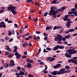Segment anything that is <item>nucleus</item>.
I'll list each match as a JSON object with an SVG mask.
<instances>
[{
	"instance_id": "obj_59",
	"label": "nucleus",
	"mask_w": 77,
	"mask_h": 77,
	"mask_svg": "<svg viewBox=\"0 0 77 77\" xmlns=\"http://www.w3.org/2000/svg\"><path fill=\"white\" fill-rule=\"evenodd\" d=\"M8 23H12V21L8 20Z\"/></svg>"
},
{
	"instance_id": "obj_8",
	"label": "nucleus",
	"mask_w": 77,
	"mask_h": 77,
	"mask_svg": "<svg viewBox=\"0 0 77 77\" xmlns=\"http://www.w3.org/2000/svg\"><path fill=\"white\" fill-rule=\"evenodd\" d=\"M14 49V51H13V53H17L18 52V51H17V50L18 49V48H17V46H15L13 47Z\"/></svg>"
},
{
	"instance_id": "obj_38",
	"label": "nucleus",
	"mask_w": 77,
	"mask_h": 77,
	"mask_svg": "<svg viewBox=\"0 0 77 77\" xmlns=\"http://www.w3.org/2000/svg\"><path fill=\"white\" fill-rule=\"evenodd\" d=\"M47 50H48V51H50L51 50V48H46Z\"/></svg>"
},
{
	"instance_id": "obj_27",
	"label": "nucleus",
	"mask_w": 77,
	"mask_h": 77,
	"mask_svg": "<svg viewBox=\"0 0 77 77\" xmlns=\"http://www.w3.org/2000/svg\"><path fill=\"white\" fill-rule=\"evenodd\" d=\"M62 40H58L57 41V44H61L62 43V42L61 41Z\"/></svg>"
},
{
	"instance_id": "obj_25",
	"label": "nucleus",
	"mask_w": 77,
	"mask_h": 77,
	"mask_svg": "<svg viewBox=\"0 0 77 77\" xmlns=\"http://www.w3.org/2000/svg\"><path fill=\"white\" fill-rule=\"evenodd\" d=\"M35 5L36 6H38V8L40 7V6H39V3L38 2L35 3Z\"/></svg>"
},
{
	"instance_id": "obj_14",
	"label": "nucleus",
	"mask_w": 77,
	"mask_h": 77,
	"mask_svg": "<svg viewBox=\"0 0 77 77\" xmlns=\"http://www.w3.org/2000/svg\"><path fill=\"white\" fill-rule=\"evenodd\" d=\"M57 71H54L53 72H51V74L54 75H57Z\"/></svg>"
},
{
	"instance_id": "obj_19",
	"label": "nucleus",
	"mask_w": 77,
	"mask_h": 77,
	"mask_svg": "<svg viewBox=\"0 0 77 77\" xmlns=\"http://www.w3.org/2000/svg\"><path fill=\"white\" fill-rule=\"evenodd\" d=\"M19 74L20 75H24V72L21 71H20L19 72Z\"/></svg>"
},
{
	"instance_id": "obj_54",
	"label": "nucleus",
	"mask_w": 77,
	"mask_h": 77,
	"mask_svg": "<svg viewBox=\"0 0 77 77\" xmlns=\"http://www.w3.org/2000/svg\"><path fill=\"white\" fill-rule=\"evenodd\" d=\"M68 62H69V63H70L71 62H72V59L69 60H68Z\"/></svg>"
},
{
	"instance_id": "obj_55",
	"label": "nucleus",
	"mask_w": 77,
	"mask_h": 77,
	"mask_svg": "<svg viewBox=\"0 0 77 77\" xmlns=\"http://www.w3.org/2000/svg\"><path fill=\"white\" fill-rule=\"evenodd\" d=\"M54 30H56V29H57V26H55L53 28Z\"/></svg>"
},
{
	"instance_id": "obj_21",
	"label": "nucleus",
	"mask_w": 77,
	"mask_h": 77,
	"mask_svg": "<svg viewBox=\"0 0 77 77\" xmlns=\"http://www.w3.org/2000/svg\"><path fill=\"white\" fill-rule=\"evenodd\" d=\"M58 0H54L51 2V3L52 4H55Z\"/></svg>"
},
{
	"instance_id": "obj_10",
	"label": "nucleus",
	"mask_w": 77,
	"mask_h": 77,
	"mask_svg": "<svg viewBox=\"0 0 77 77\" xmlns=\"http://www.w3.org/2000/svg\"><path fill=\"white\" fill-rule=\"evenodd\" d=\"M61 66V64H57L56 66H53V68H54V69H56V68H57L58 67H59Z\"/></svg>"
},
{
	"instance_id": "obj_53",
	"label": "nucleus",
	"mask_w": 77,
	"mask_h": 77,
	"mask_svg": "<svg viewBox=\"0 0 77 77\" xmlns=\"http://www.w3.org/2000/svg\"><path fill=\"white\" fill-rule=\"evenodd\" d=\"M47 14H48V12H46L44 14L45 17H46L47 15Z\"/></svg>"
},
{
	"instance_id": "obj_60",
	"label": "nucleus",
	"mask_w": 77,
	"mask_h": 77,
	"mask_svg": "<svg viewBox=\"0 0 77 77\" xmlns=\"http://www.w3.org/2000/svg\"><path fill=\"white\" fill-rule=\"evenodd\" d=\"M14 26L15 27H17V28L18 27V25H17V24H15Z\"/></svg>"
},
{
	"instance_id": "obj_50",
	"label": "nucleus",
	"mask_w": 77,
	"mask_h": 77,
	"mask_svg": "<svg viewBox=\"0 0 77 77\" xmlns=\"http://www.w3.org/2000/svg\"><path fill=\"white\" fill-rule=\"evenodd\" d=\"M74 7L75 8V9H77V4H75Z\"/></svg>"
},
{
	"instance_id": "obj_42",
	"label": "nucleus",
	"mask_w": 77,
	"mask_h": 77,
	"mask_svg": "<svg viewBox=\"0 0 77 77\" xmlns=\"http://www.w3.org/2000/svg\"><path fill=\"white\" fill-rule=\"evenodd\" d=\"M62 39L63 41H66V38L65 37H63L62 38Z\"/></svg>"
},
{
	"instance_id": "obj_45",
	"label": "nucleus",
	"mask_w": 77,
	"mask_h": 77,
	"mask_svg": "<svg viewBox=\"0 0 77 77\" xmlns=\"http://www.w3.org/2000/svg\"><path fill=\"white\" fill-rule=\"evenodd\" d=\"M4 12V10H0V14H2V13H3Z\"/></svg>"
},
{
	"instance_id": "obj_2",
	"label": "nucleus",
	"mask_w": 77,
	"mask_h": 77,
	"mask_svg": "<svg viewBox=\"0 0 77 77\" xmlns=\"http://www.w3.org/2000/svg\"><path fill=\"white\" fill-rule=\"evenodd\" d=\"M56 14H57V13L55 12V10H51L50 11L48 15H53L52 17L53 18H55L57 17V15H56Z\"/></svg>"
},
{
	"instance_id": "obj_23",
	"label": "nucleus",
	"mask_w": 77,
	"mask_h": 77,
	"mask_svg": "<svg viewBox=\"0 0 77 77\" xmlns=\"http://www.w3.org/2000/svg\"><path fill=\"white\" fill-rule=\"evenodd\" d=\"M5 47H6V48H5V49L7 50H11V48H10L9 47V45H8L5 46Z\"/></svg>"
},
{
	"instance_id": "obj_18",
	"label": "nucleus",
	"mask_w": 77,
	"mask_h": 77,
	"mask_svg": "<svg viewBox=\"0 0 77 77\" xmlns=\"http://www.w3.org/2000/svg\"><path fill=\"white\" fill-rule=\"evenodd\" d=\"M27 66L28 68H30V67H32V65L30 63H29L27 64Z\"/></svg>"
},
{
	"instance_id": "obj_48",
	"label": "nucleus",
	"mask_w": 77,
	"mask_h": 77,
	"mask_svg": "<svg viewBox=\"0 0 77 77\" xmlns=\"http://www.w3.org/2000/svg\"><path fill=\"white\" fill-rule=\"evenodd\" d=\"M5 55H6L7 56H8V55H9V52H6L5 53Z\"/></svg>"
},
{
	"instance_id": "obj_43",
	"label": "nucleus",
	"mask_w": 77,
	"mask_h": 77,
	"mask_svg": "<svg viewBox=\"0 0 77 77\" xmlns=\"http://www.w3.org/2000/svg\"><path fill=\"white\" fill-rule=\"evenodd\" d=\"M58 11H61V10L60 9H58L57 10H56V11H55V12L57 13L58 12Z\"/></svg>"
},
{
	"instance_id": "obj_35",
	"label": "nucleus",
	"mask_w": 77,
	"mask_h": 77,
	"mask_svg": "<svg viewBox=\"0 0 77 77\" xmlns=\"http://www.w3.org/2000/svg\"><path fill=\"white\" fill-rule=\"evenodd\" d=\"M66 9V7H63L61 8V9H62V11L65 10Z\"/></svg>"
},
{
	"instance_id": "obj_51",
	"label": "nucleus",
	"mask_w": 77,
	"mask_h": 77,
	"mask_svg": "<svg viewBox=\"0 0 77 77\" xmlns=\"http://www.w3.org/2000/svg\"><path fill=\"white\" fill-rule=\"evenodd\" d=\"M50 59H51V57H48L46 59V60L48 61L50 60Z\"/></svg>"
},
{
	"instance_id": "obj_16",
	"label": "nucleus",
	"mask_w": 77,
	"mask_h": 77,
	"mask_svg": "<svg viewBox=\"0 0 77 77\" xmlns=\"http://www.w3.org/2000/svg\"><path fill=\"white\" fill-rule=\"evenodd\" d=\"M58 48H59V45L56 46L54 48H53V49H54V51H56V50H58Z\"/></svg>"
},
{
	"instance_id": "obj_17",
	"label": "nucleus",
	"mask_w": 77,
	"mask_h": 77,
	"mask_svg": "<svg viewBox=\"0 0 77 77\" xmlns=\"http://www.w3.org/2000/svg\"><path fill=\"white\" fill-rule=\"evenodd\" d=\"M71 25V24L69 23L68 22H67V24H66V26L68 28L70 27Z\"/></svg>"
},
{
	"instance_id": "obj_37",
	"label": "nucleus",
	"mask_w": 77,
	"mask_h": 77,
	"mask_svg": "<svg viewBox=\"0 0 77 77\" xmlns=\"http://www.w3.org/2000/svg\"><path fill=\"white\" fill-rule=\"evenodd\" d=\"M17 69L20 71L21 69V68L20 66H18L17 67Z\"/></svg>"
},
{
	"instance_id": "obj_31",
	"label": "nucleus",
	"mask_w": 77,
	"mask_h": 77,
	"mask_svg": "<svg viewBox=\"0 0 77 77\" xmlns=\"http://www.w3.org/2000/svg\"><path fill=\"white\" fill-rule=\"evenodd\" d=\"M8 35L11 36V35H12V33L11 32V31L9 30L8 31Z\"/></svg>"
},
{
	"instance_id": "obj_34",
	"label": "nucleus",
	"mask_w": 77,
	"mask_h": 77,
	"mask_svg": "<svg viewBox=\"0 0 77 77\" xmlns=\"http://www.w3.org/2000/svg\"><path fill=\"white\" fill-rule=\"evenodd\" d=\"M69 32H74V31L75 30L74 29H69Z\"/></svg>"
},
{
	"instance_id": "obj_15",
	"label": "nucleus",
	"mask_w": 77,
	"mask_h": 77,
	"mask_svg": "<svg viewBox=\"0 0 77 77\" xmlns=\"http://www.w3.org/2000/svg\"><path fill=\"white\" fill-rule=\"evenodd\" d=\"M27 45H28V44L26 42H25L24 44L22 45V46L23 47H26V46H27Z\"/></svg>"
},
{
	"instance_id": "obj_62",
	"label": "nucleus",
	"mask_w": 77,
	"mask_h": 77,
	"mask_svg": "<svg viewBox=\"0 0 77 77\" xmlns=\"http://www.w3.org/2000/svg\"><path fill=\"white\" fill-rule=\"evenodd\" d=\"M73 14V12H70L68 13V14Z\"/></svg>"
},
{
	"instance_id": "obj_30",
	"label": "nucleus",
	"mask_w": 77,
	"mask_h": 77,
	"mask_svg": "<svg viewBox=\"0 0 77 77\" xmlns=\"http://www.w3.org/2000/svg\"><path fill=\"white\" fill-rule=\"evenodd\" d=\"M71 11H72V12H75L76 10L75 8H73L71 10Z\"/></svg>"
},
{
	"instance_id": "obj_4",
	"label": "nucleus",
	"mask_w": 77,
	"mask_h": 77,
	"mask_svg": "<svg viewBox=\"0 0 77 77\" xmlns=\"http://www.w3.org/2000/svg\"><path fill=\"white\" fill-rule=\"evenodd\" d=\"M62 36L60 35H58L57 36V37H55L54 38L55 41H58V40H62Z\"/></svg>"
},
{
	"instance_id": "obj_46",
	"label": "nucleus",
	"mask_w": 77,
	"mask_h": 77,
	"mask_svg": "<svg viewBox=\"0 0 77 77\" xmlns=\"http://www.w3.org/2000/svg\"><path fill=\"white\" fill-rule=\"evenodd\" d=\"M72 54H75L77 52V51L75 50H72Z\"/></svg>"
},
{
	"instance_id": "obj_9",
	"label": "nucleus",
	"mask_w": 77,
	"mask_h": 77,
	"mask_svg": "<svg viewBox=\"0 0 77 77\" xmlns=\"http://www.w3.org/2000/svg\"><path fill=\"white\" fill-rule=\"evenodd\" d=\"M66 53H69V54H72V50L69 49L66 51Z\"/></svg>"
},
{
	"instance_id": "obj_11",
	"label": "nucleus",
	"mask_w": 77,
	"mask_h": 77,
	"mask_svg": "<svg viewBox=\"0 0 77 77\" xmlns=\"http://www.w3.org/2000/svg\"><path fill=\"white\" fill-rule=\"evenodd\" d=\"M72 63H74V64H75V65H77V61L76 60L72 59Z\"/></svg>"
},
{
	"instance_id": "obj_39",
	"label": "nucleus",
	"mask_w": 77,
	"mask_h": 77,
	"mask_svg": "<svg viewBox=\"0 0 77 77\" xmlns=\"http://www.w3.org/2000/svg\"><path fill=\"white\" fill-rule=\"evenodd\" d=\"M73 14L75 15V16H77V12L76 11H75V12H73Z\"/></svg>"
},
{
	"instance_id": "obj_56",
	"label": "nucleus",
	"mask_w": 77,
	"mask_h": 77,
	"mask_svg": "<svg viewBox=\"0 0 77 77\" xmlns=\"http://www.w3.org/2000/svg\"><path fill=\"white\" fill-rule=\"evenodd\" d=\"M63 43H64V44H65L66 45L68 44V42L66 41H64L63 42Z\"/></svg>"
},
{
	"instance_id": "obj_13",
	"label": "nucleus",
	"mask_w": 77,
	"mask_h": 77,
	"mask_svg": "<svg viewBox=\"0 0 77 77\" xmlns=\"http://www.w3.org/2000/svg\"><path fill=\"white\" fill-rule=\"evenodd\" d=\"M65 56H66V57L68 58H71V55L69 54H68L67 53H66L65 54Z\"/></svg>"
},
{
	"instance_id": "obj_29",
	"label": "nucleus",
	"mask_w": 77,
	"mask_h": 77,
	"mask_svg": "<svg viewBox=\"0 0 77 77\" xmlns=\"http://www.w3.org/2000/svg\"><path fill=\"white\" fill-rule=\"evenodd\" d=\"M38 20V17H37L36 19H33V21L35 22V21H37Z\"/></svg>"
},
{
	"instance_id": "obj_33",
	"label": "nucleus",
	"mask_w": 77,
	"mask_h": 77,
	"mask_svg": "<svg viewBox=\"0 0 77 77\" xmlns=\"http://www.w3.org/2000/svg\"><path fill=\"white\" fill-rule=\"evenodd\" d=\"M63 27L62 26H57V29H62Z\"/></svg>"
},
{
	"instance_id": "obj_47",
	"label": "nucleus",
	"mask_w": 77,
	"mask_h": 77,
	"mask_svg": "<svg viewBox=\"0 0 77 77\" xmlns=\"http://www.w3.org/2000/svg\"><path fill=\"white\" fill-rule=\"evenodd\" d=\"M35 33L37 34H40V33H41V32L39 31H36L35 32Z\"/></svg>"
},
{
	"instance_id": "obj_58",
	"label": "nucleus",
	"mask_w": 77,
	"mask_h": 77,
	"mask_svg": "<svg viewBox=\"0 0 77 77\" xmlns=\"http://www.w3.org/2000/svg\"><path fill=\"white\" fill-rule=\"evenodd\" d=\"M30 60V59H29L28 58L26 60V61L27 62H29Z\"/></svg>"
},
{
	"instance_id": "obj_57",
	"label": "nucleus",
	"mask_w": 77,
	"mask_h": 77,
	"mask_svg": "<svg viewBox=\"0 0 77 77\" xmlns=\"http://www.w3.org/2000/svg\"><path fill=\"white\" fill-rule=\"evenodd\" d=\"M21 38V35H19L17 37V38L18 39H19Z\"/></svg>"
},
{
	"instance_id": "obj_3",
	"label": "nucleus",
	"mask_w": 77,
	"mask_h": 77,
	"mask_svg": "<svg viewBox=\"0 0 77 77\" xmlns=\"http://www.w3.org/2000/svg\"><path fill=\"white\" fill-rule=\"evenodd\" d=\"M66 69L65 68H63L60 69V71L57 72V75L62 74H65V73H67V71H65Z\"/></svg>"
},
{
	"instance_id": "obj_7",
	"label": "nucleus",
	"mask_w": 77,
	"mask_h": 77,
	"mask_svg": "<svg viewBox=\"0 0 77 77\" xmlns=\"http://www.w3.org/2000/svg\"><path fill=\"white\" fill-rule=\"evenodd\" d=\"M14 55L16 56V59H20L21 57V54H18V52L15 53Z\"/></svg>"
},
{
	"instance_id": "obj_64",
	"label": "nucleus",
	"mask_w": 77,
	"mask_h": 77,
	"mask_svg": "<svg viewBox=\"0 0 77 77\" xmlns=\"http://www.w3.org/2000/svg\"><path fill=\"white\" fill-rule=\"evenodd\" d=\"M30 11L31 12H35L34 10H31Z\"/></svg>"
},
{
	"instance_id": "obj_28",
	"label": "nucleus",
	"mask_w": 77,
	"mask_h": 77,
	"mask_svg": "<svg viewBox=\"0 0 77 77\" xmlns=\"http://www.w3.org/2000/svg\"><path fill=\"white\" fill-rule=\"evenodd\" d=\"M54 60H55V58H51L50 61V62H52V61H54Z\"/></svg>"
},
{
	"instance_id": "obj_6",
	"label": "nucleus",
	"mask_w": 77,
	"mask_h": 77,
	"mask_svg": "<svg viewBox=\"0 0 77 77\" xmlns=\"http://www.w3.org/2000/svg\"><path fill=\"white\" fill-rule=\"evenodd\" d=\"M14 60H10V63L9 64V67H11V66L12 67L13 65H15V64L14 63Z\"/></svg>"
},
{
	"instance_id": "obj_40",
	"label": "nucleus",
	"mask_w": 77,
	"mask_h": 77,
	"mask_svg": "<svg viewBox=\"0 0 77 77\" xmlns=\"http://www.w3.org/2000/svg\"><path fill=\"white\" fill-rule=\"evenodd\" d=\"M28 76L29 77H33V75L31 74H29Z\"/></svg>"
},
{
	"instance_id": "obj_1",
	"label": "nucleus",
	"mask_w": 77,
	"mask_h": 77,
	"mask_svg": "<svg viewBox=\"0 0 77 77\" xmlns=\"http://www.w3.org/2000/svg\"><path fill=\"white\" fill-rule=\"evenodd\" d=\"M8 7L7 9L8 11H10V10H11V12H12V14H13L14 15V14H16L17 13V12H15V10L14 9H15L17 8V7L15 6H12V5H8Z\"/></svg>"
},
{
	"instance_id": "obj_49",
	"label": "nucleus",
	"mask_w": 77,
	"mask_h": 77,
	"mask_svg": "<svg viewBox=\"0 0 77 77\" xmlns=\"http://www.w3.org/2000/svg\"><path fill=\"white\" fill-rule=\"evenodd\" d=\"M43 35L45 36H48V34H46V33L44 32L43 33Z\"/></svg>"
},
{
	"instance_id": "obj_44",
	"label": "nucleus",
	"mask_w": 77,
	"mask_h": 77,
	"mask_svg": "<svg viewBox=\"0 0 77 77\" xmlns=\"http://www.w3.org/2000/svg\"><path fill=\"white\" fill-rule=\"evenodd\" d=\"M48 52V51H47L46 50H45V49H44L43 50V53H47Z\"/></svg>"
},
{
	"instance_id": "obj_41",
	"label": "nucleus",
	"mask_w": 77,
	"mask_h": 77,
	"mask_svg": "<svg viewBox=\"0 0 77 77\" xmlns=\"http://www.w3.org/2000/svg\"><path fill=\"white\" fill-rule=\"evenodd\" d=\"M65 38H66V39H68V38H70V36L69 35H66L65 36Z\"/></svg>"
},
{
	"instance_id": "obj_24",
	"label": "nucleus",
	"mask_w": 77,
	"mask_h": 77,
	"mask_svg": "<svg viewBox=\"0 0 77 77\" xmlns=\"http://www.w3.org/2000/svg\"><path fill=\"white\" fill-rule=\"evenodd\" d=\"M59 48L60 49H63L65 47L63 46H61L60 45H58Z\"/></svg>"
},
{
	"instance_id": "obj_22",
	"label": "nucleus",
	"mask_w": 77,
	"mask_h": 77,
	"mask_svg": "<svg viewBox=\"0 0 77 77\" xmlns=\"http://www.w3.org/2000/svg\"><path fill=\"white\" fill-rule=\"evenodd\" d=\"M3 66L4 67V68H7L9 66V64L8 63L5 64Z\"/></svg>"
},
{
	"instance_id": "obj_61",
	"label": "nucleus",
	"mask_w": 77,
	"mask_h": 77,
	"mask_svg": "<svg viewBox=\"0 0 77 77\" xmlns=\"http://www.w3.org/2000/svg\"><path fill=\"white\" fill-rule=\"evenodd\" d=\"M45 70H47V66L46 65H45Z\"/></svg>"
},
{
	"instance_id": "obj_36",
	"label": "nucleus",
	"mask_w": 77,
	"mask_h": 77,
	"mask_svg": "<svg viewBox=\"0 0 77 77\" xmlns=\"http://www.w3.org/2000/svg\"><path fill=\"white\" fill-rule=\"evenodd\" d=\"M4 38L6 41H8L9 39V38L7 36L5 37Z\"/></svg>"
},
{
	"instance_id": "obj_63",
	"label": "nucleus",
	"mask_w": 77,
	"mask_h": 77,
	"mask_svg": "<svg viewBox=\"0 0 77 77\" xmlns=\"http://www.w3.org/2000/svg\"><path fill=\"white\" fill-rule=\"evenodd\" d=\"M29 35H30V33H27L26 34V36H29Z\"/></svg>"
},
{
	"instance_id": "obj_20",
	"label": "nucleus",
	"mask_w": 77,
	"mask_h": 77,
	"mask_svg": "<svg viewBox=\"0 0 77 77\" xmlns=\"http://www.w3.org/2000/svg\"><path fill=\"white\" fill-rule=\"evenodd\" d=\"M50 29V30H51V29H52V27L47 26L46 28V30H48Z\"/></svg>"
},
{
	"instance_id": "obj_26",
	"label": "nucleus",
	"mask_w": 77,
	"mask_h": 77,
	"mask_svg": "<svg viewBox=\"0 0 77 77\" xmlns=\"http://www.w3.org/2000/svg\"><path fill=\"white\" fill-rule=\"evenodd\" d=\"M57 9V7H55L54 8V7H52L51 8V10H56V9Z\"/></svg>"
},
{
	"instance_id": "obj_12",
	"label": "nucleus",
	"mask_w": 77,
	"mask_h": 77,
	"mask_svg": "<svg viewBox=\"0 0 77 77\" xmlns=\"http://www.w3.org/2000/svg\"><path fill=\"white\" fill-rule=\"evenodd\" d=\"M0 24H2V27H3V28H5V27H6V25L5 24V23H4V22L2 21V22H1L0 23Z\"/></svg>"
},
{
	"instance_id": "obj_52",
	"label": "nucleus",
	"mask_w": 77,
	"mask_h": 77,
	"mask_svg": "<svg viewBox=\"0 0 77 77\" xmlns=\"http://www.w3.org/2000/svg\"><path fill=\"white\" fill-rule=\"evenodd\" d=\"M25 39L26 40V41H27L28 40H30V38H29V37H27V38H25Z\"/></svg>"
},
{
	"instance_id": "obj_5",
	"label": "nucleus",
	"mask_w": 77,
	"mask_h": 77,
	"mask_svg": "<svg viewBox=\"0 0 77 77\" xmlns=\"http://www.w3.org/2000/svg\"><path fill=\"white\" fill-rule=\"evenodd\" d=\"M69 16V15L68 14L65 15L64 16V17H63V20L64 21H71V19H68V17Z\"/></svg>"
},
{
	"instance_id": "obj_32",
	"label": "nucleus",
	"mask_w": 77,
	"mask_h": 77,
	"mask_svg": "<svg viewBox=\"0 0 77 77\" xmlns=\"http://www.w3.org/2000/svg\"><path fill=\"white\" fill-rule=\"evenodd\" d=\"M65 68L67 69H69L70 68V67H69V66H66L65 67Z\"/></svg>"
}]
</instances>
